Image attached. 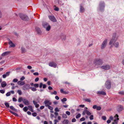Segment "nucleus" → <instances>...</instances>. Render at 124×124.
I'll return each mask as SVG.
<instances>
[{"label": "nucleus", "instance_id": "obj_1", "mask_svg": "<svg viewBox=\"0 0 124 124\" xmlns=\"http://www.w3.org/2000/svg\"><path fill=\"white\" fill-rule=\"evenodd\" d=\"M119 37L118 34L116 33H114L112 35V39L110 40L109 44L110 45L113 43L114 41H116L117 40Z\"/></svg>", "mask_w": 124, "mask_h": 124}, {"label": "nucleus", "instance_id": "obj_2", "mask_svg": "<svg viewBox=\"0 0 124 124\" xmlns=\"http://www.w3.org/2000/svg\"><path fill=\"white\" fill-rule=\"evenodd\" d=\"M105 7V4L104 2L103 1H100L99 4L97 9L98 11L102 12L104 9Z\"/></svg>", "mask_w": 124, "mask_h": 124}, {"label": "nucleus", "instance_id": "obj_3", "mask_svg": "<svg viewBox=\"0 0 124 124\" xmlns=\"http://www.w3.org/2000/svg\"><path fill=\"white\" fill-rule=\"evenodd\" d=\"M42 25L43 27L46 28V31H48L50 30V26L46 22H43Z\"/></svg>", "mask_w": 124, "mask_h": 124}, {"label": "nucleus", "instance_id": "obj_4", "mask_svg": "<svg viewBox=\"0 0 124 124\" xmlns=\"http://www.w3.org/2000/svg\"><path fill=\"white\" fill-rule=\"evenodd\" d=\"M20 17L23 20L27 21L29 20L28 17L25 15L20 13L19 14Z\"/></svg>", "mask_w": 124, "mask_h": 124}, {"label": "nucleus", "instance_id": "obj_5", "mask_svg": "<svg viewBox=\"0 0 124 124\" xmlns=\"http://www.w3.org/2000/svg\"><path fill=\"white\" fill-rule=\"evenodd\" d=\"M108 42V40L107 39H105L101 45V48L103 49L106 47Z\"/></svg>", "mask_w": 124, "mask_h": 124}, {"label": "nucleus", "instance_id": "obj_6", "mask_svg": "<svg viewBox=\"0 0 124 124\" xmlns=\"http://www.w3.org/2000/svg\"><path fill=\"white\" fill-rule=\"evenodd\" d=\"M105 86L107 89H109L111 87V83L110 82L109 80H107L105 84Z\"/></svg>", "mask_w": 124, "mask_h": 124}, {"label": "nucleus", "instance_id": "obj_7", "mask_svg": "<svg viewBox=\"0 0 124 124\" xmlns=\"http://www.w3.org/2000/svg\"><path fill=\"white\" fill-rule=\"evenodd\" d=\"M87 107H85V108L84 110V111L82 113V114L83 115H85V114H86L88 116H90L91 115V113L87 110Z\"/></svg>", "mask_w": 124, "mask_h": 124}, {"label": "nucleus", "instance_id": "obj_8", "mask_svg": "<svg viewBox=\"0 0 124 124\" xmlns=\"http://www.w3.org/2000/svg\"><path fill=\"white\" fill-rule=\"evenodd\" d=\"M110 66L108 64H106L103 65L101 67L102 69L105 70H108L110 68Z\"/></svg>", "mask_w": 124, "mask_h": 124}, {"label": "nucleus", "instance_id": "obj_9", "mask_svg": "<svg viewBox=\"0 0 124 124\" xmlns=\"http://www.w3.org/2000/svg\"><path fill=\"white\" fill-rule=\"evenodd\" d=\"M30 85L28 84H26L24 85L22 87L23 89L24 90H27L30 89Z\"/></svg>", "mask_w": 124, "mask_h": 124}, {"label": "nucleus", "instance_id": "obj_10", "mask_svg": "<svg viewBox=\"0 0 124 124\" xmlns=\"http://www.w3.org/2000/svg\"><path fill=\"white\" fill-rule=\"evenodd\" d=\"M45 107H47L49 105H50L52 104V102L49 100H45L44 102Z\"/></svg>", "mask_w": 124, "mask_h": 124}, {"label": "nucleus", "instance_id": "obj_11", "mask_svg": "<svg viewBox=\"0 0 124 124\" xmlns=\"http://www.w3.org/2000/svg\"><path fill=\"white\" fill-rule=\"evenodd\" d=\"M118 116L117 114H116L115 116V118L116 119L114 120L113 122L112 123V124H118V123L119 119L118 118Z\"/></svg>", "mask_w": 124, "mask_h": 124}, {"label": "nucleus", "instance_id": "obj_12", "mask_svg": "<svg viewBox=\"0 0 124 124\" xmlns=\"http://www.w3.org/2000/svg\"><path fill=\"white\" fill-rule=\"evenodd\" d=\"M103 63L102 60L101 59H97L95 61V64L96 65H101Z\"/></svg>", "mask_w": 124, "mask_h": 124}, {"label": "nucleus", "instance_id": "obj_13", "mask_svg": "<svg viewBox=\"0 0 124 124\" xmlns=\"http://www.w3.org/2000/svg\"><path fill=\"white\" fill-rule=\"evenodd\" d=\"M48 17L49 19L51 21L54 22H56L57 21L56 19L54 16H49Z\"/></svg>", "mask_w": 124, "mask_h": 124}, {"label": "nucleus", "instance_id": "obj_14", "mask_svg": "<svg viewBox=\"0 0 124 124\" xmlns=\"http://www.w3.org/2000/svg\"><path fill=\"white\" fill-rule=\"evenodd\" d=\"M8 43L10 45V47H14L15 46V45L13 43L10 39H8Z\"/></svg>", "mask_w": 124, "mask_h": 124}, {"label": "nucleus", "instance_id": "obj_15", "mask_svg": "<svg viewBox=\"0 0 124 124\" xmlns=\"http://www.w3.org/2000/svg\"><path fill=\"white\" fill-rule=\"evenodd\" d=\"M85 9L83 6L81 5L80 4V9L79 11L81 13H83L85 12Z\"/></svg>", "mask_w": 124, "mask_h": 124}, {"label": "nucleus", "instance_id": "obj_16", "mask_svg": "<svg viewBox=\"0 0 124 124\" xmlns=\"http://www.w3.org/2000/svg\"><path fill=\"white\" fill-rule=\"evenodd\" d=\"M49 65L51 67H53L54 68H56L57 66L56 64L53 62L49 63Z\"/></svg>", "mask_w": 124, "mask_h": 124}, {"label": "nucleus", "instance_id": "obj_17", "mask_svg": "<svg viewBox=\"0 0 124 124\" xmlns=\"http://www.w3.org/2000/svg\"><path fill=\"white\" fill-rule=\"evenodd\" d=\"M113 43L115 47L117 48L119 47V44L118 42L117 41L115 42L114 43Z\"/></svg>", "mask_w": 124, "mask_h": 124}, {"label": "nucleus", "instance_id": "obj_18", "mask_svg": "<svg viewBox=\"0 0 124 124\" xmlns=\"http://www.w3.org/2000/svg\"><path fill=\"white\" fill-rule=\"evenodd\" d=\"M117 109L118 112H121L123 110V107L121 106H119L117 107Z\"/></svg>", "mask_w": 124, "mask_h": 124}, {"label": "nucleus", "instance_id": "obj_19", "mask_svg": "<svg viewBox=\"0 0 124 124\" xmlns=\"http://www.w3.org/2000/svg\"><path fill=\"white\" fill-rule=\"evenodd\" d=\"M23 102L25 105H28L29 104V103L28 101L26 99H23Z\"/></svg>", "mask_w": 124, "mask_h": 124}, {"label": "nucleus", "instance_id": "obj_20", "mask_svg": "<svg viewBox=\"0 0 124 124\" xmlns=\"http://www.w3.org/2000/svg\"><path fill=\"white\" fill-rule=\"evenodd\" d=\"M17 83L19 85H24L25 84V83L24 81H19L17 82Z\"/></svg>", "mask_w": 124, "mask_h": 124}, {"label": "nucleus", "instance_id": "obj_21", "mask_svg": "<svg viewBox=\"0 0 124 124\" xmlns=\"http://www.w3.org/2000/svg\"><path fill=\"white\" fill-rule=\"evenodd\" d=\"M10 72H6L5 74L3 75L2 77L3 78H5L6 77L8 76L9 75Z\"/></svg>", "mask_w": 124, "mask_h": 124}, {"label": "nucleus", "instance_id": "obj_22", "mask_svg": "<svg viewBox=\"0 0 124 124\" xmlns=\"http://www.w3.org/2000/svg\"><path fill=\"white\" fill-rule=\"evenodd\" d=\"M1 87H5L6 85L7 84L5 81H3L2 83H1Z\"/></svg>", "mask_w": 124, "mask_h": 124}, {"label": "nucleus", "instance_id": "obj_23", "mask_svg": "<svg viewBox=\"0 0 124 124\" xmlns=\"http://www.w3.org/2000/svg\"><path fill=\"white\" fill-rule=\"evenodd\" d=\"M61 37L62 40H65L66 39V36L65 35L62 34L61 35Z\"/></svg>", "mask_w": 124, "mask_h": 124}, {"label": "nucleus", "instance_id": "obj_24", "mask_svg": "<svg viewBox=\"0 0 124 124\" xmlns=\"http://www.w3.org/2000/svg\"><path fill=\"white\" fill-rule=\"evenodd\" d=\"M97 93L103 95H105L106 94V93L103 91H98Z\"/></svg>", "mask_w": 124, "mask_h": 124}, {"label": "nucleus", "instance_id": "obj_25", "mask_svg": "<svg viewBox=\"0 0 124 124\" xmlns=\"http://www.w3.org/2000/svg\"><path fill=\"white\" fill-rule=\"evenodd\" d=\"M21 51L22 53H24L26 51V50L25 48L23 46L21 47Z\"/></svg>", "mask_w": 124, "mask_h": 124}, {"label": "nucleus", "instance_id": "obj_26", "mask_svg": "<svg viewBox=\"0 0 124 124\" xmlns=\"http://www.w3.org/2000/svg\"><path fill=\"white\" fill-rule=\"evenodd\" d=\"M69 121L67 119L64 120L62 122L63 124H68L69 123Z\"/></svg>", "mask_w": 124, "mask_h": 124}, {"label": "nucleus", "instance_id": "obj_27", "mask_svg": "<svg viewBox=\"0 0 124 124\" xmlns=\"http://www.w3.org/2000/svg\"><path fill=\"white\" fill-rule=\"evenodd\" d=\"M29 110L31 112H33V111L32 109V107L31 106H28Z\"/></svg>", "mask_w": 124, "mask_h": 124}, {"label": "nucleus", "instance_id": "obj_28", "mask_svg": "<svg viewBox=\"0 0 124 124\" xmlns=\"http://www.w3.org/2000/svg\"><path fill=\"white\" fill-rule=\"evenodd\" d=\"M48 92L50 93L51 95H53V94L54 95H56L57 94V92L56 91H54L53 93L51 92L50 91H48Z\"/></svg>", "mask_w": 124, "mask_h": 124}, {"label": "nucleus", "instance_id": "obj_29", "mask_svg": "<svg viewBox=\"0 0 124 124\" xmlns=\"http://www.w3.org/2000/svg\"><path fill=\"white\" fill-rule=\"evenodd\" d=\"M36 29L38 33H41V31L40 29L38 27H36Z\"/></svg>", "mask_w": 124, "mask_h": 124}, {"label": "nucleus", "instance_id": "obj_30", "mask_svg": "<svg viewBox=\"0 0 124 124\" xmlns=\"http://www.w3.org/2000/svg\"><path fill=\"white\" fill-rule=\"evenodd\" d=\"M30 89H31V90L33 92H35L37 91V89L34 87H31Z\"/></svg>", "mask_w": 124, "mask_h": 124}, {"label": "nucleus", "instance_id": "obj_31", "mask_svg": "<svg viewBox=\"0 0 124 124\" xmlns=\"http://www.w3.org/2000/svg\"><path fill=\"white\" fill-rule=\"evenodd\" d=\"M28 108L27 107H25L23 108V111L25 112H26L28 110Z\"/></svg>", "mask_w": 124, "mask_h": 124}, {"label": "nucleus", "instance_id": "obj_32", "mask_svg": "<svg viewBox=\"0 0 124 124\" xmlns=\"http://www.w3.org/2000/svg\"><path fill=\"white\" fill-rule=\"evenodd\" d=\"M76 43H77V45H78L80 43V40L79 39H77V42Z\"/></svg>", "mask_w": 124, "mask_h": 124}, {"label": "nucleus", "instance_id": "obj_33", "mask_svg": "<svg viewBox=\"0 0 124 124\" xmlns=\"http://www.w3.org/2000/svg\"><path fill=\"white\" fill-rule=\"evenodd\" d=\"M9 107L12 110H14V111H16L17 110L16 109V108H14V107L13 106H10Z\"/></svg>", "mask_w": 124, "mask_h": 124}, {"label": "nucleus", "instance_id": "obj_34", "mask_svg": "<svg viewBox=\"0 0 124 124\" xmlns=\"http://www.w3.org/2000/svg\"><path fill=\"white\" fill-rule=\"evenodd\" d=\"M118 93L122 95H124V91H122L119 92H118Z\"/></svg>", "mask_w": 124, "mask_h": 124}, {"label": "nucleus", "instance_id": "obj_35", "mask_svg": "<svg viewBox=\"0 0 124 124\" xmlns=\"http://www.w3.org/2000/svg\"><path fill=\"white\" fill-rule=\"evenodd\" d=\"M47 107L48 109L51 110H53V108L52 106H50V105L48 106Z\"/></svg>", "mask_w": 124, "mask_h": 124}, {"label": "nucleus", "instance_id": "obj_36", "mask_svg": "<svg viewBox=\"0 0 124 124\" xmlns=\"http://www.w3.org/2000/svg\"><path fill=\"white\" fill-rule=\"evenodd\" d=\"M4 104L8 108L9 107V103L5 102Z\"/></svg>", "mask_w": 124, "mask_h": 124}, {"label": "nucleus", "instance_id": "obj_37", "mask_svg": "<svg viewBox=\"0 0 124 124\" xmlns=\"http://www.w3.org/2000/svg\"><path fill=\"white\" fill-rule=\"evenodd\" d=\"M67 99L66 98H64L63 99L61 100V101L63 103H64V101H67Z\"/></svg>", "mask_w": 124, "mask_h": 124}, {"label": "nucleus", "instance_id": "obj_38", "mask_svg": "<svg viewBox=\"0 0 124 124\" xmlns=\"http://www.w3.org/2000/svg\"><path fill=\"white\" fill-rule=\"evenodd\" d=\"M60 91L62 93L65 94H67V93L66 92L63 91V89H61L60 90Z\"/></svg>", "mask_w": 124, "mask_h": 124}, {"label": "nucleus", "instance_id": "obj_39", "mask_svg": "<svg viewBox=\"0 0 124 124\" xmlns=\"http://www.w3.org/2000/svg\"><path fill=\"white\" fill-rule=\"evenodd\" d=\"M8 53V52H5L3 53L1 55L2 56H4L7 54Z\"/></svg>", "mask_w": 124, "mask_h": 124}, {"label": "nucleus", "instance_id": "obj_40", "mask_svg": "<svg viewBox=\"0 0 124 124\" xmlns=\"http://www.w3.org/2000/svg\"><path fill=\"white\" fill-rule=\"evenodd\" d=\"M17 93L19 95H21L22 94V91L20 90H18L17 91Z\"/></svg>", "mask_w": 124, "mask_h": 124}, {"label": "nucleus", "instance_id": "obj_41", "mask_svg": "<svg viewBox=\"0 0 124 124\" xmlns=\"http://www.w3.org/2000/svg\"><path fill=\"white\" fill-rule=\"evenodd\" d=\"M62 117L64 118H67V116L65 114H62Z\"/></svg>", "mask_w": 124, "mask_h": 124}, {"label": "nucleus", "instance_id": "obj_42", "mask_svg": "<svg viewBox=\"0 0 124 124\" xmlns=\"http://www.w3.org/2000/svg\"><path fill=\"white\" fill-rule=\"evenodd\" d=\"M54 110L55 112H59L60 111V109L56 107L55 109Z\"/></svg>", "mask_w": 124, "mask_h": 124}, {"label": "nucleus", "instance_id": "obj_43", "mask_svg": "<svg viewBox=\"0 0 124 124\" xmlns=\"http://www.w3.org/2000/svg\"><path fill=\"white\" fill-rule=\"evenodd\" d=\"M23 99L21 97H20L19 98L18 101L19 102H20L22 101H23Z\"/></svg>", "mask_w": 124, "mask_h": 124}, {"label": "nucleus", "instance_id": "obj_44", "mask_svg": "<svg viewBox=\"0 0 124 124\" xmlns=\"http://www.w3.org/2000/svg\"><path fill=\"white\" fill-rule=\"evenodd\" d=\"M81 116V115L79 113L78 114V115L77 116H76V118L77 119H78Z\"/></svg>", "mask_w": 124, "mask_h": 124}, {"label": "nucleus", "instance_id": "obj_45", "mask_svg": "<svg viewBox=\"0 0 124 124\" xmlns=\"http://www.w3.org/2000/svg\"><path fill=\"white\" fill-rule=\"evenodd\" d=\"M18 80L16 78H15L13 79V82H18Z\"/></svg>", "mask_w": 124, "mask_h": 124}, {"label": "nucleus", "instance_id": "obj_46", "mask_svg": "<svg viewBox=\"0 0 124 124\" xmlns=\"http://www.w3.org/2000/svg\"><path fill=\"white\" fill-rule=\"evenodd\" d=\"M10 92H9L7 93L6 94V95L7 96H8L10 95Z\"/></svg>", "mask_w": 124, "mask_h": 124}, {"label": "nucleus", "instance_id": "obj_47", "mask_svg": "<svg viewBox=\"0 0 124 124\" xmlns=\"http://www.w3.org/2000/svg\"><path fill=\"white\" fill-rule=\"evenodd\" d=\"M93 115H91L90 117V120H92L93 119Z\"/></svg>", "mask_w": 124, "mask_h": 124}, {"label": "nucleus", "instance_id": "obj_48", "mask_svg": "<svg viewBox=\"0 0 124 124\" xmlns=\"http://www.w3.org/2000/svg\"><path fill=\"white\" fill-rule=\"evenodd\" d=\"M102 118L104 120H105L106 119V116H102Z\"/></svg>", "mask_w": 124, "mask_h": 124}, {"label": "nucleus", "instance_id": "obj_49", "mask_svg": "<svg viewBox=\"0 0 124 124\" xmlns=\"http://www.w3.org/2000/svg\"><path fill=\"white\" fill-rule=\"evenodd\" d=\"M101 108L100 106H97L96 109L98 110H100L101 109Z\"/></svg>", "mask_w": 124, "mask_h": 124}, {"label": "nucleus", "instance_id": "obj_50", "mask_svg": "<svg viewBox=\"0 0 124 124\" xmlns=\"http://www.w3.org/2000/svg\"><path fill=\"white\" fill-rule=\"evenodd\" d=\"M85 118L84 117H82L80 119V121H85Z\"/></svg>", "mask_w": 124, "mask_h": 124}, {"label": "nucleus", "instance_id": "obj_51", "mask_svg": "<svg viewBox=\"0 0 124 124\" xmlns=\"http://www.w3.org/2000/svg\"><path fill=\"white\" fill-rule=\"evenodd\" d=\"M32 115L33 116L35 117L37 115V114L36 113L34 112L32 114Z\"/></svg>", "mask_w": 124, "mask_h": 124}, {"label": "nucleus", "instance_id": "obj_52", "mask_svg": "<svg viewBox=\"0 0 124 124\" xmlns=\"http://www.w3.org/2000/svg\"><path fill=\"white\" fill-rule=\"evenodd\" d=\"M5 92V91L4 90H0V93H2V94H3Z\"/></svg>", "mask_w": 124, "mask_h": 124}, {"label": "nucleus", "instance_id": "obj_53", "mask_svg": "<svg viewBox=\"0 0 124 124\" xmlns=\"http://www.w3.org/2000/svg\"><path fill=\"white\" fill-rule=\"evenodd\" d=\"M34 86L36 88L38 87L39 86V85L38 84H34Z\"/></svg>", "mask_w": 124, "mask_h": 124}, {"label": "nucleus", "instance_id": "obj_54", "mask_svg": "<svg viewBox=\"0 0 124 124\" xmlns=\"http://www.w3.org/2000/svg\"><path fill=\"white\" fill-rule=\"evenodd\" d=\"M25 79V77L24 76H23L20 78V80H21V81H22L23 80Z\"/></svg>", "mask_w": 124, "mask_h": 124}, {"label": "nucleus", "instance_id": "obj_55", "mask_svg": "<svg viewBox=\"0 0 124 124\" xmlns=\"http://www.w3.org/2000/svg\"><path fill=\"white\" fill-rule=\"evenodd\" d=\"M33 102L35 106L37 104V102L35 101H33Z\"/></svg>", "mask_w": 124, "mask_h": 124}, {"label": "nucleus", "instance_id": "obj_56", "mask_svg": "<svg viewBox=\"0 0 124 124\" xmlns=\"http://www.w3.org/2000/svg\"><path fill=\"white\" fill-rule=\"evenodd\" d=\"M33 74L34 75L38 76L39 75V73L37 72H36L34 73H33Z\"/></svg>", "mask_w": 124, "mask_h": 124}, {"label": "nucleus", "instance_id": "obj_57", "mask_svg": "<svg viewBox=\"0 0 124 124\" xmlns=\"http://www.w3.org/2000/svg\"><path fill=\"white\" fill-rule=\"evenodd\" d=\"M66 114L68 116H69L70 115V113L69 111H67L66 112Z\"/></svg>", "mask_w": 124, "mask_h": 124}, {"label": "nucleus", "instance_id": "obj_58", "mask_svg": "<svg viewBox=\"0 0 124 124\" xmlns=\"http://www.w3.org/2000/svg\"><path fill=\"white\" fill-rule=\"evenodd\" d=\"M12 100L14 101H17V99L15 97L13 98Z\"/></svg>", "mask_w": 124, "mask_h": 124}, {"label": "nucleus", "instance_id": "obj_59", "mask_svg": "<svg viewBox=\"0 0 124 124\" xmlns=\"http://www.w3.org/2000/svg\"><path fill=\"white\" fill-rule=\"evenodd\" d=\"M97 106L96 105H93V108L95 109L96 108H97Z\"/></svg>", "mask_w": 124, "mask_h": 124}, {"label": "nucleus", "instance_id": "obj_60", "mask_svg": "<svg viewBox=\"0 0 124 124\" xmlns=\"http://www.w3.org/2000/svg\"><path fill=\"white\" fill-rule=\"evenodd\" d=\"M76 121V120L75 118H74L72 120V122H75Z\"/></svg>", "mask_w": 124, "mask_h": 124}, {"label": "nucleus", "instance_id": "obj_61", "mask_svg": "<svg viewBox=\"0 0 124 124\" xmlns=\"http://www.w3.org/2000/svg\"><path fill=\"white\" fill-rule=\"evenodd\" d=\"M85 101H87L89 102H91V100L89 99H86L85 100Z\"/></svg>", "mask_w": 124, "mask_h": 124}, {"label": "nucleus", "instance_id": "obj_62", "mask_svg": "<svg viewBox=\"0 0 124 124\" xmlns=\"http://www.w3.org/2000/svg\"><path fill=\"white\" fill-rule=\"evenodd\" d=\"M19 106L20 108H22L23 107L24 105L23 104H21L19 105Z\"/></svg>", "mask_w": 124, "mask_h": 124}, {"label": "nucleus", "instance_id": "obj_63", "mask_svg": "<svg viewBox=\"0 0 124 124\" xmlns=\"http://www.w3.org/2000/svg\"><path fill=\"white\" fill-rule=\"evenodd\" d=\"M27 68L28 69H31L32 68L31 66L30 65H28V66L27 67Z\"/></svg>", "mask_w": 124, "mask_h": 124}, {"label": "nucleus", "instance_id": "obj_64", "mask_svg": "<svg viewBox=\"0 0 124 124\" xmlns=\"http://www.w3.org/2000/svg\"><path fill=\"white\" fill-rule=\"evenodd\" d=\"M107 123L108 124H109L111 122V121L110 120H108L107 121Z\"/></svg>", "mask_w": 124, "mask_h": 124}]
</instances>
